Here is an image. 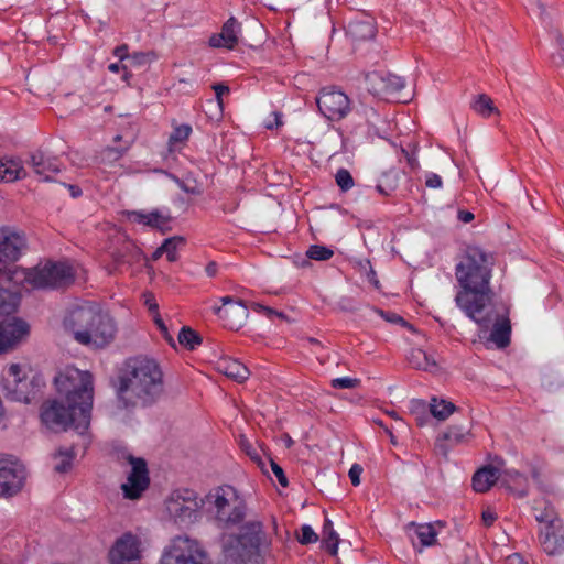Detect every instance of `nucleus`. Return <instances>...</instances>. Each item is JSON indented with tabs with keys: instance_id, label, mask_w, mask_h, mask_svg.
Returning a JSON list of instances; mask_svg holds the SVG:
<instances>
[{
	"instance_id": "obj_1",
	"label": "nucleus",
	"mask_w": 564,
	"mask_h": 564,
	"mask_svg": "<svg viewBox=\"0 0 564 564\" xmlns=\"http://www.w3.org/2000/svg\"><path fill=\"white\" fill-rule=\"evenodd\" d=\"M57 392L65 401L53 400L42 405V422L52 431L74 429L84 435L90 424L94 400L93 376L74 367H67L55 378Z\"/></svg>"
},
{
	"instance_id": "obj_2",
	"label": "nucleus",
	"mask_w": 564,
	"mask_h": 564,
	"mask_svg": "<svg viewBox=\"0 0 564 564\" xmlns=\"http://www.w3.org/2000/svg\"><path fill=\"white\" fill-rule=\"evenodd\" d=\"M492 257L479 247H468L456 265V279L462 290L455 296L456 305L479 326L488 328L490 318L484 315L492 301L490 288Z\"/></svg>"
},
{
	"instance_id": "obj_3",
	"label": "nucleus",
	"mask_w": 564,
	"mask_h": 564,
	"mask_svg": "<svg viewBox=\"0 0 564 564\" xmlns=\"http://www.w3.org/2000/svg\"><path fill=\"white\" fill-rule=\"evenodd\" d=\"M118 381V400L126 409L152 405L164 391L163 372L159 364L145 356L127 359Z\"/></svg>"
},
{
	"instance_id": "obj_4",
	"label": "nucleus",
	"mask_w": 564,
	"mask_h": 564,
	"mask_svg": "<svg viewBox=\"0 0 564 564\" xmlns=\"http://www.w3.org/2000/svg\"><path fill=\"white\" fill-rule=\"evenodd\" d=\"M75 269L66 262H46L32 269L13 272V284L28 283L35 289H64L75 281Z\"/></svg>"
},
{
	"instance_id": "obj_5",
	"label": "nucleus",
	"mask_w": 564,
	"mask_h": 564,
	"mask_svg": "<svg viewBox=\"0 0 564 564\" xmlns=\"http://www.w3.org/2000/svg\"><path fill=\"white\" fill-rule=\"evenodd\" d=\"M265 536L260 521L245 523L239 534L230 535L224 545L221 564H250L259 555Z\"/></svg>"
},
{
	"instance_id": "obj_6",
	"label": "nucleus",
	"mask_w": 564,
	"mask_h": 564,
	"mask_svg": "<svg viewBox=\"0 0 564 564\" xmlns=\"http://www.w3.org/2000/svg\"><path fill=\"white\" fill-rule=\"evenodd\" d=\"M206 503L221 528L235 527L246 517V502L230 486L218 487L210 491L206 496Z\"/></svg>"
},
{
	"instance_id": "obj_7",
	"label": "nucleus",
	"mask_w": 564,
	"mask_h": 564,
	"mask_svg": "<svg viewBox=\"0 0 564 564\" xmlns=\"http://www.w3.org/2000/svg\"><path fill=\"white\" fill-rule=\"evenodd\" d=\"M28 248L25 232L15 227L0 226V279L12 283L13 272L23 270L14 263Z\"/></svg>"
},
{
	"instance_id": "obj_8",
	"label": "nucleus",
	"mask_w": 564,
	"mask_h": 564,
	"mask_svg": "<svg viewBox=\"0 0 564 564\" xmlns=\"http://www.w3.org/2000/svg\"><path fill=\"white\" fill-rule=\"evenodd\" d=\"M204 500L198 498L196 491L182 488L171 492L165 500L169 517L178 525H189L199 517V509Z\"/></svg>"
},
{
	"instance_id": "obj_9",
	"label": "nucleus",
	"mask_w": 564,
	"mask_h": 564,
	"mask_svg": "<svg viewBox=\"0 0 564 564\" xmlns=\"http://www.w3.org/2000/svg\"><path fill=\"white\" fill-rule=\"evenodd\" d=\"M40 381L36 377L28 379L20 365L11 364L3 373L1 387L7 399L30 403L40 390Z\"/></svg>"
},
{
	"instance_id": "obj_10",
	"label": "nucleus",
	"mask_w": 564,
	"mask_h": 564,
	"mask_svg": "<svg viewBox=\"0 0 564 564\" xmlns=\"http://www.w3.org/2000/svg\"><path fill=\"white\" fill-rule=\"evenodd\" d=\"M160 564H212V561L198 541L184 535L172 540Z\"/></svg>"
},
{
	"instance_id": "obj_11",
	"label": "nucleus",
	"mask_w": 564,
	"mask_h": 564,
	"mask_svg": "<svg viewBox=\"0 0 564 564\" xmlns=\"http://www.w3.org/2000/svg\"><path fill=\"white\" fill-rule=\"evenodd\" d=\"M116 333L115 319L107 312L101 311L96 321L89 324L87 330L76 336L75 341L95 349L105 348L115 339Z\"/></svg>"
},
{
	"instance_id": "obj_12",
	"label": "nucleus",
	"mask_w": 564,
	"mask_h": 564,
	"mask_svg": "<svg viewBox=\"0 0 564 564\" xmlns=\"http://www.w3.org/2000/svg\"><path fill=\"white\" fill-rule=\"evenodd\" d=\"M101 311L100 305L95 302H83L73 305L64 315L63 326L65 330L73 336L74 340H76V336H79L80 332L87 330L89 324L96 321L97 315H99Z\"/></svg>"
},
{
	"instance_id": "obj_13",
	"label": "nucleus",
	"mask_w": 564,
	"mask_h": 564,
	"mask_svg": "<svg viewBox=\"0 0 564 564\" xmlns=\"http://www.w3.org/2000/svg\"><path fill=\"white\" fill-rule=\"evenodd\" d=\"M24 466L13 456L0 455V497H12L24 486Z\"/></svg>"
},
{
	"instance_id": "obj_14",
	"label": "nucleus",
	"mask_w": 564,
	"mask_h": 564,
	"mask_svg": "<svg viewBox=\"0 0 564 564\" xmlns=\"http://www.w3.org/2000/svg\"><path fill=\"white\" fill-rule=\"evenodd\" d=\"M316 104L324 117L338 121L350 112V99L341 90L324 88L316 98Z\"/></svg>"
},
{
	"instance_id": "obj_15",
	"label": "nucleus",
	"mask_w": 564,
	"mask_h": 564,
	"mask_svg": "<svg viewBox=\"0 0 564 564\" xmlns=\"http://www.w3.org/2000/svg\"><path fill=\"white\" fill-rule=\"evenodd\" d=\"M127 460L132 468L128 476L127 482L121 485V489L123 491L124 498L134 500L140 498L142 492L149 487V473L147 463L143 458H137L131 454H128Z\"/></svg>"
},
{
	"instance_id": "obj_16",
	"label": "nucleus",
	"mask_w": 564,
	"mask_h": 564,
	"mask_svg": "<svg viewBox=\"0 0 564 564\" xmlns=\"http://www.w3.org/2000/svg\"><path fill=\"white\" fill-rule=\"evenodd\" d=\"M141 541L128 532L116 540L109 551L110 564H140Z\"/></svg>"
},
{
	"instance_id": "obj_17",
	"label": "nucleus",
	"mask_w": 564,
	"mask_h": 564,
	"mask_svg": "<svg viewBox=\"0 0 564 564\" xmlns=\"http://www.w3.org/2000/svg\"><path fill=\"white\" fill-rule=\"evenodd\" d=\"M220 301L223 305L214 307V312L224 322V326L232 330L241 328L249 315L246 304L231 296H224Z\"/></svg>"
},
{
	"instance_id": "obj_18",
	"label": "nucleus",
	"mask_w": 564,
	"mask_h": 564,
	"mask_svg": "<svg viewBox=\"0 0 564 564\" xmlns=\"http://www.w3.org/2000/svg\"><path fill=\"white\" fill-rule=\"evenodd\" d=\"M29 325L20 319L0 323V355L13 349L28 335Z\"/></svg>"
},
{
	"instance_id": "obj_19",
	"label": "nucleus",
	"mask_w": 564,
	"mask_h": 564,
	"mask_svg": "<svg viewBox=\"0 0 564 564\" xmlns=\"http://www.w3.org/2000/svg\"><path fill=\"white\" fill-rule=\"evenodd\" d=\"M541 545L549 555L564 553V527L562 522L546 525L540 534Z\"/></svg>"
},
{
	"instance_id": "obj_20",
	"label": "nucleus",
	"mask_w": 564,
	"mask_h": 564,
	"mask_svg": "<svg viewBox=\"0 0 564 564\" xmlns=\"http://www.w3.org/2000/svg\"><path fill=\"white\" fill-rule=\"evenodd\" d=\"M28 164L34 170L35 174L43 176L44 181H51V174H56L61 171L58 159L41 150L30 155Z\"/></svg>"
},
{
	"instance_id": "obj_21",
	"label": "nucleus",
	"mask_w": 564,
	"mask_h": 564,
	"mask_svg": "<svg viewBox=\"0 0 564 564\" xmlns=\"http://www.w3.org/2000/svg\"><path fill=\"white\" fill-rule=\"evenodd\" d=\"M241 25L234 18H229L223 25L221 32L214 34L209 39V45L213 47H226L232 50L238 44V34Z\"/></svg>"
},
{
	"instance_id": "obj_22",
	"label": "nucleus",
	"mask_w": 564,
	"mask_h": 564,
	"mask_svg": "<svg viewBox=\"0 0 564 564\" xmlns=\"http://www.w3.org/2000/svg\"><path fill=\"white\" fill-rule=\"evenodd\" d=\"M346 33L354 42L372 40L377 33L375 20L368 15L356 18L348 22Z\"/></svg>"
},
{
	"instance_id": "obj_23",
	"label": "nucleus",
	"mask_w": 564,
	"mask_h": 564,
	"mask_svg": "<svg viewBox=\"0 0 564 564\" xmlns=\"http://www.w3.org/2000/svg\"><path fill=\"white\" fill-rule=\"evenodd\" d=\"M408 533L412 540L413 546L416 547L415 538L419 540L421 547L432 546L436 543V536L438 532L435 527L431 523H415L411 522L408 524Z\"/></svg>"
},
{
	"instance_id": "obj_24",
	"label": "nucleus",
	"mask_w": 564,
	"mask_h": 564,
	"mask_svg": "<svg viewBox=\"0 0 564 564\" xmlns=\"http://www.w3.org/2000/svg\"><path fill=\"white\" fill-rule=\"evenodd\" d=\"M501 477V471L494 466H485L473 476V488L477 492L488 491Z\"/></svg>"
},
{
	"instance_id": "obj_25",
	"label": "nucleus",
	"mask_w": 564,
	"mask_h": 564,
	"mask_svg": "<svg viewBox=\"0 0 564 564\" xmlns=\"http://www.w3.org/2000/svg\"><path fill=\"white\" fill-rule=\"evenodd\" d=\"M217 368L219 372L239 383L245 382L250 376V371L245 365L231 358L219 360Z\"/></svg>"
},
{
	"instance_id": "obj_26",
	"label": "nucleus",
	"mask_w": 564,
	"mask_h": 564,
	"mask_svg": "<svg viewBox=\"0 0 564 564\" xmlns=\"http://www.w3.org/2000/svg\"><path fill=\"white\" fill-rule=\"evenodd\" d=\"M130 219L138 224H143L156 228L162 232H165L166 230L170 229V227H167V224L171 221V217L165 216L158 210L151 212L149 214L142 212H131Z\"/></svg>"
},
{
	"instance_id": "obj_27",
	"label": "nucleus",
	"mask_w": 564,
	"mask_h": 564,
	"mask_svg": "<svg viewBox=\"0 0 564 564\" xmlns=\"http://www.w3.org/2000/svg\"><path fill=\"white\" fill-rule=\"evenodd\" d=\"M500 481L502 486L517 492L519 497H524L528 494V479L514 469L503 470Z\"/></svg>"
},
{
	"instance_id": "obj_28",
	"label": "nucleus",
	"mask_w": 564,
	"mask_h": 564,
	"mask_svg": "<svg viewBox=\"0 0 564 564\" xmlns=\"http://www.w3.org/2000/svg\"><path fill=\"white\" fill-rule=\"evenodd\" d=\"M511 324L508 317H501L496 321L490 333L489 339L498 348H505L510 344Z\"/></svg>"
},
{
	"instance_id": "obj_29",
	"label": "nucleus",
	"mask_w": 564,
	"mask_h": 564,
	"mask_svg": "<svg viewBox=\"0 0 564 564\" xmlns=\"http://www.w3.org/2000/svg\"><path fill=\"white\" fill-rule=\"evenodd\" d=\"M408 360L410 365L415 369L431 372L438 369L434 357L421 348H413L409 354Z\"/></svg>"
},
{
	"instance_id": "obj_30",
	"label": "nucleus",
	"mask_w": 564,
	"mask_h": 564,
	"mask_svg": "<svg viewBox=\"0 0 564 564\" xmlns=\"http://www.w3.org/2000/svg\"><path fill=\"white\" fill-rule=\"evenodd\" d=\"M469 436V430H464L460 426L452 425L443 434V438L437 442L436 447L442 454L446 455L447 448L445 447L444 441H447L453 445H458L467 442Z\"/></svg>"
},
{
	"instance_id": "obj_31",
	"label": "nucleus",
	"mask_w": 564,
	"mask_h": 564,
	"mask_svg": "<svg viewBox=\"0 0 564 564\" xmlns=\"http://www.w3.org/2000/svg\"><path fill=\"white\" fill-rule=\"evenodd\" d=\"M26 172L19 161H1L0 160V181L13 182L25 177Z\"/></svg>"
},
{
	"instance_id": "obj_32",
	"label": "nucleus",
	"mask_w": 564,
	"mask_h": 564,
	"mask_svg": "<svg viewBox=\"0 0 564 564\" xmlns=\"http://www.w3.org/2000/svg\"><path fill=\"white\" fill-rule=\"evenodd\" d=\"M456 410L457 408L454 403L443 399L432 398L429 404L430 414L438 421H445Z\"/></svg>"
},
{
	"instance_id": "obj_33",
	"label": "nucleus",
	"mask_w": 564,
	"mask_h": 564,
	"mask_svg": "<svg viewBox=\"0 0 564 564\" xmlns=\"http://www.w3.org/2000/svg\"><path fill=\"white\" fill-rule=\"evenodd\" d=\"M533 509L535 511V520L540 523H545V527L555 522H562L558 519L553 506L546 501H536Z\"/></svg>"
},
{
	"instance_id": "obj_34",
	"label": "nucleus",
	"mask_w": 564,
	"mask_h": 564,
	"mask_svg": "<svg viewBox=\"0 0 564 564\" xmlns=\"http://www.w3.org/2000/svg\"><path fill=\"white\" fill-rule=\"evenodd\" d=\"M366 89L373 96L387 95L383 73L372 72L362 74Z\"/></svg>"
},
{
	"instance_id": "obj_35",
	"label": "nucleus",
	"mask_w": 564,
	"mask_h": 564,
	"mask_svg": "<svg viewBox=\"0 0 564 564\" xmlns=\"http://www.w3.org/2000/svg\"><path fill=\"white\" fill-rule=\"evenodd\" d=\"M471 109L478 115L488 118L492 113H499L498 108L494 105L492 99L486 94L477 95L470 102Z\"/></svg>"
},
{
	"instance_id": "obj_36",
	"label": "nucleus",
	"mask_w": 564,
	"mask_h": 564,
	"mask_svg": "<svg viewBox=\"0 0 564 564\" xmlns=\"http://www.w3.org/2000/svg\"><path fill=\"white\" fill-rule=\"evenodd\" d=\"M339 536L333 528V522L326 519L323 525V544L325 549L333 555H337Z\"/></svg>"
},
{
	"instance_id": "obj_37",
	"label": "nucleus",
	"mask_w": 564,
	"mask_h": 564,
	"mask_svg": "<svg viewBox=\"0 0 564 564\" xmlns=\"http://www.w3.org/2000/svg\"><path fill=\"white\" fill-rule=\"evenodd\" d=\"M398 172L389 171L381 175L376 189L383 196L391 195L398 187Z\"/></svg>"
},
{
	"instance_id": "obj_38",
	"label": "nucleus",
	"mask_w": 564,
	"mask_h": 564,
	"mask_svg": "<svg viewBox=\"0 0 564 564\" xmlns=\"http://www.w3.org/2000/svg\"><path fill=\"white\" fill-rule=\"evenodd\" d=\"M19 297L15 293L0 286V316L9 315L15 311Z\"/></svg>"
},
{
	"instance_id": "obj_39",
	"label": "nucleus",
	"mask_w": 564,
	"mask_h": 564,
	"mask_svg": "<svg viewBox=\"0 0 564 564\" xmlns=\"http://www.w3.org/2000/svg\"><path fill=\"white\" fill-rule=\"evenodd\" d=\"M177 339L178 343L188 350H194L203 340L200 335L188 326H184L180 330Z\"/></svg>"
},
{
	"instance_id": "obj_40",
	"label": "nucleus",
	"mask_w": 564,
	"mask_h": 564,
	"mask_svg": "<svg viewBox=\"0 0 564 564\" xmlns=\"http://www.w3.org/2000/svg\"><path fill=\"white\" fill-rule=\"evenodd\" d=\"M173 180L177 185L187 194L200 195L203 193V185L196 178H193L191 174H187L183 178L173 176Z\"/></svg>"
},
{
	"instance_id": "obj_41",
	"label": "nucleus",
	"mask_w": 564,
	"mask_h": 564,
	"mask_svg": "<svg viewBox=\"0 0 564 564\" xmlns=\"http://www.w3.org/2000/svg\"><path fill=\"white\" fill-rule=\"evenodd\" d=\"M184 238L180 236L171 237L164 240L161 245V250L166 254L170 262L177 260V248L184 245Z\"/></svg>"
},
{
	"instance_id": "obj_42",
	"label": "nucleus",
	"mask_w": 564,
	"mask_h": 564,
	"mask_svg": "<svg viewBox=\"0 0 564 564\" xmlns=\"http://www.w3.org/2000/svg\"><path fill=\"white\" fill-rule=\"evenodd\" d=\"M75 456L74 448L70 447L68 449H59L56 458H59V462L55 465V471L63 474L67 473L72 467V462Z\"/></svg>"
},
{
	"instance_id": "obj_43",
	"label": "nucleus",
	"mask_w": 564,
	"mask_h": 564,
	"mask_svg": "<svg viewBox=\"0 0 564 564\" xmlns=\"http://www.w3.org/2000/svg\"><path fill=\"white\" fill-rule=\"evenodd\" d=\"M306 256L313 260L325 261L334 256V251L325 246L313 245L307 249Z\"/></svg>"
},
{
	"instance_id": "obj_44",
	"label": "nucleus",
	"mask_w": 564,
	"mask_h": 564,
	"mask_svg": "<svg viewBox=\"0 0 564 564\" xmlns=\"http://www.w3.org/2000/svg\"><path fill=\"white\" fill-rule=\"evenodd\" d=\"M384 84L387 86V95L401 91L404 88V79L390 73H383Z\"/></svg>"
},
{
	"instance_id": "obj_45",
	"label": "nucleus",
	"mask_w": 564,
	"mask_h": 564,
	"mask_svg": "<svg viewBox=\"0 0 564 564\" xmlns=\"http://www.w3.org/2000/svg\"><path fill=\"white\" fill-rule=\"evenodd\" d=\"M192 132V127L189 124H181L176 127L169 138V143L171 145H175L177 143H183L188 139Z\"/></svg>"
},
{
	"instance_id": "obj_46",
	"label": "nucleus",
	"mask_w": 564,
	"mask_h": 564,
	"mask_svg": "<svg viewBox=\"0 0 564 564\" xmlns=\"http://www.w3.org/2000/svg\"><path fill=\"white\" fill-rule=\"evenodd\" d=\"M337 185L341 191H348L354 186V178L350 172L346 169H340L335 175Z\"/></svg>"
},
{
	"instance_id": "obj_47",
	"label": "nucleus",
	"mask_w": 564,
	"mask_h": 564,
	"mask_svg": "<svg viewBox=\"0 0 564 564\" xmlns=\"http://www.w3.org/2000/svg\"><path fill=\"white\" fill-rule=\"evenodd\" d=\"M409 410H410V413L413 414L414 416L423 415L425 419H429V414H430L429 404L424 400H421V399L411 400Z\"/></svg>"
},
{
	"instance_id": "obj_48",
	"label": "nucleus",
	"mask_w": 564,
	"mask_h": 564,
	"mask_svg": "<svg viewBox=\"0 0 564 564\" xmlns=\"http://www.w3.org/2000/svg\"><path fill=\"white\" fill-rule=\"evenodd\" d=\"M129 148V142L122 148L108 147L102 152L104 160H107L109 162L118 161Z\"/></svg>"
},
{
	"instance_id": "obj_49",
	"label": "nucleus",
	"mask_w": 564,
	"mask_h": 564,
	"mask_svg": "<svg viewBox=\"0 0 564 564\" xmlns=\"http://www.w3.org/2000/svg\"><path fill=\"white\" fill-rule=\"evenodd\" d=\"M330 384L334 389H354L360 384V380L349 377L335 378Z\"/></svg>"
},
{
	"instance_id": "obj_50",
	"label": "nucleus",
	"mask_w": 564,
	"mask_h": 564,
	"mask_svg": "<svg viewBox=\"0 0 564 564\" xmlns=\"http://www.w3.org/2000/svg\"><path fill=\"white\" fill-rule=\"evenodd\" d=\"M318 540V535L314 532V530L305 524L301 528V536L299 538V542L301 544H311Z\"/></svg>"
},
{
	"instance_id": "obj_51",
	"label": "nucleus",
	"mask_w": 564,
	"mask_h": 564,
	"mask_svg": "<svg viewBox=\"0 0 564 564\" xmlns=\"http://www.w3.org/2000/svg\"><path fill=\"white\" fill-rule=\"evenodd\" d=\"M155 54L153 52H138L130 55V61L133 65H145L155 58Z\"/></svg>"
},
{
	"instance_id": "obj_52",
	"label": "nucleus",
	"mask_w": 564,
	"mask_h": 564,
	"mask_svg": "<svg viewBox=\"0 0 564 564\" xmlns=\"http://www.w3.org/2000/svg\"><path fill=\"white\" fill-rule=\"evenodd\" d=\"M240 447L252 460L261 464V458H260L259 454L252 447L250 442L243 436H241V438H240Z\"/></svg>"
},
{
	"instance_id": "obj_53",
	"label": "nucleus",
	"mask_w": 564,
	"mask_h": 564,
	"mask_svg": "<svg viewBox=\"0 0 564 564\" xmlns=\"http://www.w3.org/2000/svg\"><path fill=\"white\" fill-rule=\"evenodd\" d=\"M154 322L155 324L158 325L162 336L164 337V339L172 346V347H175V340L174 338L172 337V335L169 333V329L166 327V325L164 324L163 319L160 317V315H155L154 316Z\"/></svg>"
},
{
	"instance_id": "obj_54",
	"label": "nucleus",
	"mask_w": 564,
	"mask_h": 564,
	"mask_svg": "<svg viewBox=\"0 0 564 564\" xmlns=\"http://www.w3.org/2000/svg\"><path fill=\"white\" fill-rule=\"evenodd\" d=\"M376 312L379 313L383 318H386L390 323L401 324L404 327L412 329V326L406 321H404L403 317L395 313H384L382 310H377Z\"/></svg>"
},
{
	"instance_id": "obj_55",
	"label": "nucleus",
	"mask_w": 564,
	"mask_h": 564,
	"mask_svg": "<svg viewBox=\"0 0 564 564\" xmlns=\"http://www.w3.org/2000/svg\"><path fill=\"white\" fill-rule=\"evenodd\" d=\"M270 465H271L273 474L278 478L279 484L282 487H288L289 481H288V478H286L282 467L272 459L270 460Z\"/></svg>"
},
{
	"instance_id": "obj_56",
	"label": "nucleus",
	"mask_w": 564,
	"mask_h": 564,
	"mask_svg": "<svg viewBox=\"0 0 564 564\" xmlns=\"http://www.w3.org/2000/svg\"><path fill=\"white\" fill-rule=\"evenodd\" d=\"M359 265H360V268L362 270L366 271L369 282H371L375 285V288L378 289L379 288V281L376 278V272L372 269V267L370 264V261L369 260H366L364 262L361 261V262H359Z\"/></svg>"
},
{
	"instance_id": "obj_57",
	"label": "nucleus",
	"mask_w": 564,
	"mask_h": 564,
	"mask_svg": "<svg viewBox=\"0 0 564 564\" xmlns=\"http://www.w3.org/2000/svg\"><path fill=\"white\" fill-rule=\"evenodd\" d=\"M362 473V467L358 464H354L349 469V478L354 486H358L360 484V475Z\"/></svg>"
},
{
	"instance_id": "obj_58",
	"label": "nucleus",
	"mask_w": 564,
	"mask_h": 564,
	"mask_svg": "<svg viewBox=\"0 0 564 564\" xmlns=\"http://www.w3.org/2000/svg\"><path fill=\"white\" fill-rule=\"evenodd\" d=\"M271 117H272L273 119H268V120L264 122V127H265L267 129L272 130V129H274V128H278V127L282 126V123H283V122H282V120H281L282 115H281L280 112L274 111V112H272V113H271Z\"/></svg>"
},
{
	"instance_id": "obj_59",
	"label": "nucleus",
	"mask_w": 564,
	"mask_h": 564,
	"mask_svg": "<svg viewBox=\"0 0 564 564\" xmlns=\"http://www.w3.org/2000/svg\"><path fill=\"white\" fill-rule=\"evenodd\" d=\"M425 185L430 188H438L442 186V178L435 173H430L426 176Z\"/></svg>"
},
{
	"instance_id": "obj_60",
	"label": "nucleus",
	"mask_w": 564,
	"mask_h": 564,
	"mask_svg": "<svg viewBox=\"0 0 564 564\" xmlns=\"http://www.w3.org/2000/svg\"><path fill=\"white\" fill-rule=\"evenodd\" d=\"M213 89L215 90V94H216V99H217V102L220 107H223V99H221V96L224 94H228L229 93V87L224 85V84H215L213 86Z\"/></svg>"
},
{
	"instance_id": "obj_61",
	"label": "nucleus",
	"mask_w": 564,
	"mask_h": 564,
	"mask_svg": "<svg viewBox=\"0 0 564 564\" xmlns=\"http://www.w3.org/2000/svg\"><path fill=\"white\" fill-rule=\"evenodd\" d=\"M554 39L557 45L558 55L564 62V35L561 31L555 30L554 31Z\"/></svg>"
},
{
	"instance_id": "obj_62",
	"label": "nucleus",
	"mask_w": 564,
	"mask_h": 564,
	"mask_svg": "<svg viewBox=\"0 0 564 564\" xmlns=\"http://www.w3.org/2000/svg\"><path fill=\"white\" fill-rule=\"evenodd\" d=\"M145 305L148 306L149 311L155 315L158 314L159 305L154 300V296L152 294H145Z\"/></svg>"
},
{
	"instance_id": "obj_63",
	"label": "nucleus",
	"mask_w": 564,
	"mask_h": 564,
	"mask_svg": "<svg viewBox=\"0 0 564 564\" xmlns=\"http://www.w3.org/2000/svg\"><path fill=\"white\" fill-rule=\"evenodd\" d=\"M496 518V513L490 510L482 512V522L486 527H490L495 522Z\"/></svg>"
},
{
	"instance_id": "obj_64",
	"label": "nucleus",
	"mask_w": 564,
	"mask_h": 564,
	"mask_svg": "<svg viewBox=\"0 0 564 564\" xmlns=\"http://www.w3.org/2000/svg\"><path fill=\"white\" fill-rule=\"evenodd\" d=\"M506 564H528L523 557L518 554V553H514L512 555H509L507 558H506Z\"/></svg>"
}]
</instances>
